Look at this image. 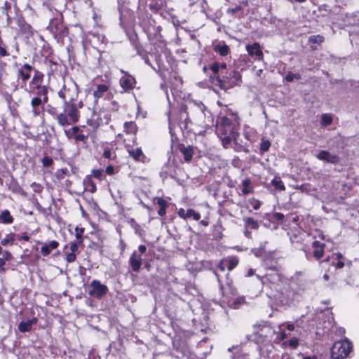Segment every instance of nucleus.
<instances>
[{
  "mask_svg": "<svg viewBox=\"0 0 359 359\" xmlns=\"http://www.w3.org/2000/svg\"><path fill=\"white\" fill-rule=\"evenodd\" d=\"M210 69L215 75L217 85L221 88H231L241 80L240 73L233 69L228 71L226 63L215 62Z\"/></svg>",
  "mask_w": 359,
  "mask_h": 359,
  "instance_id": "obj_1",
  "label": "nucleus"
},
{
  "mask_svg": "<svg viewBox=\"0 0 359 359\" xmlns=\"http://www.w3.org/2000/svg\"><path fill=\"white\" fill-rule=\"evenodd\" d=\"M189 122H194L202 128H208L213 124V118L210 111L201 102L191 101L186 107Z\"/></svg>",
  "mask_w": 359,
  "mask_h": 359,
  "instance_id": "obj_2",
  "label": "nucleus"
},
{
  "mask_svg": "<svg viewBox=\"0 0 359 359\" xmlns=\"http://www.w3.org/2000/svg\"><path fill=\"white\" fill-rule=\"evenodd\" d=\"M46 111L54 117L57 123L62 127L74 124L79 120V112L77 107L67 104L63 105V111L61 113H58L57 109L51 104L46 105Z\"/></svg>",
  "mask_w": 359,
  "mask_h": 359,
  "instance_id": "obj_3",
  "label": "nucleus"
},
{
  "mask_svg": "<svg viewBox=\"0 0 359 359\" xmlns=\"http://www.w3.org/2000/svg\"><path fill=\"white\" fill-rule=\"evenodd\" d=\"M29 88L28 92L35 95L30 102L31 113L34 117H37L41 114L43 110V104L48 101L49 87L46 85H36L29 86Z\"/></svg>",
  "mask_w": 359,
  "mask_h": 359,
  "instance_id": "obj_4",
  "label": "nucleus"
},
{
  "mask_svg": "<svg viewBox=\"0 0 359 359\" xmlns=\"http://www.w3.org/2000/svg\"><path fill=\"white\" fill-rule=\"evenodd\" d=\"M79 93L78 86L71 82L67 85H65L63 88L58 92V96L62 99L63 105L67 104L72 107H76L74 101L76 100Z\"/></svg>",
  "mask_w": 359,
  "mask_h": 359,
  "instance_id": "obj_5",
  "label": "nucleus"
},
{
  "mask_svg": "<svg viewBox=\"0 0 359 359\" xmlns=\"http://www.w3.org/2000/svg\"><path fill=\"white\" fill-rule=\"evenodd\" d=\"M352 350V344L347 339L336 341L331 348V357L332 359H345Z\"/></svg>",
  "mask_w": 359,
  "mask_h": 359,
  "instance_id": "obj_6",
  "label": "nucleus"
},
{
  "mask_svg": "<svg viewBox=\"0 0 359 359\" xmlns=\"http://www.w3.org/2000/svg\"><path fill=\"white\" fill-rule=\"evenodd\" d=\"M216 133L219 135H238L233 130V127L229 118L226 116L221 117L217 123Z\"/></svg>",
  "mask_w": 359,
  "mask_h": 359,
  "instance_id": "obj_7",
  "label": "nucleus"
},
{
  "mask_svg": "<svg viewBox=\"0 0 359 359\" xmlns=\"http://www.w3.org/2000/svg\"><path fill=\"white\" fill-rule=\"evenodd\" d=\"M107 285L102 284L98 280H93L89 285L88 294L96 299H102L108 292Z\"/></svg>",
  "mask_w": 359,
  "mask_h": 359,
  "instance_id": "obj_8",
  "label": "nucleus"
},
{
  "mask_svg": "<svg viewBox=\"0 0 359 359\" xmlns=\"http://www.w3.org/2000/svg\"><path fill=\"white\" fill-rule=\"evenodd\" d=\"M124 75L120 79L119 83L124 92H129L135 88L136 80L127 72L121 70Z\"/></svg>",
  "mask_w": 359,
  "mask_h": 359,
  "instance_id": "obj_9",
  "label": "nucleus"
},
{
  "mask_svg": "<svg viewBox=\"0 0 359 359\" xmlns=\"http://www.w3.org/2000/svg\"><path fill=\"white\" fill-rule=\"evenodd\" d=\"M246 50L249 55L255 60H260L263 57V53L258 43H254L252 45H247Z\"/></svg>",
  "mask_w": 359,
  "mask_h": 359,
  "instance_id": "obj_10",
  "label": "nucleus"
},
{
  "mask_svg": "<svg viewBox=\"0 0 359 359\" xmlns=\"http://www.w3.org/2000/svg\"><path fill=\"white\" fill-rule=\"evenodd\" d=\"M316 157L320 161H324L330 163H337L339 161V158L338 156L335 154H332L330 152L322 150L317 155Z\"/></svg>",
  "mask_w": 359,
  "mask_h": 359,
  "instance_id": "obj_11",
  "label": "nucleus"
},
{
  "mask_svg": "<svg viewBox=\"0 0 359 359\" xmlns=\"http://www.w3.org/2000/svg\"><path fill=\"white\" fill-rule=\"evenodd\" d=\"M142 262V255L137 251H134L129 259V263L135 272H138L141 268Z\"/></svg>",
  "mask_w": 359,
  "mask_h": 359,
  "instance_id": "obj_12",
  "label": "nucleus"
},
{
  "mask_svg": "<svg viewBox=\"0 0 359 359\" xmlns=\"http://www.w3.org/2000/svg\"><path fill=\"white\" fill-rule=\"evenodd\" d=\"M253 332L262 337H266L271 334L272 331L269 325L266 323L256 324L253 326Z\"/></svg>",
  "mask_w": 359,
  "mask_h": 359,
  "instance_id": "obj_13",
  "label": "nucleus"
},
{
  "mask_svg": "<svg viewBox=\"0 0 359 359\" xmlns=\"http://www.w3.org/2000/svg\"><path fill=\"white\" fill-rule=\"evenodd\" d=\"M128 152L135 161L144 162L146 157L143 154L141 148L136 147H130L128 149Z\"/></svg>",
  "mask_w": 359,
  "mask_h": 359,
  "instance_id": "obj_14",
  "label": "nucleus"
},
{
  "mask_svg": "<svg viewBox=\"0 0 359 359\" xmlns=\"http://www.w3.org/2000/svg\"><path fill=\"white\" fill-rule=\"evenodd\" d=\"M178 215L183 219H187L192 217L194 220L198 221L201 218V215L195 212L193 209H189L187 211L183 208H180L177 211Z\"/></svg>",
  "mask_w": 359,
  "mask_h": 359,
  "instance_id": "obj_15",
  "label": "nucleus"
},
{
  "mask_svg": "<svg viewBox=\"0 0 359 359\" xmlns=\"http://www.w3.org/2000/svg\"><path fill=\"white\" fill-rule=\"evenodd\" d=\"M37 322V319L36 318H33L32 319L27 320L26 322L22 321L18 325V330L21 332H29L32 330V327L34 324Z\"/></svg>",
  "mask_w": 359,
  "mask_h": 359,
  "instance_id": "obj_16",
  "label": "nucleus"
},
{
  "mask_svg": "<svg viewBox=\"0 0 359 359\" xmlns=\"http://www.w3.org/2000/svg\"><path fill=\"white\" fill-rule=\"evenodd\" d=\"M59 246V243L56 241H52L48 244H45L41 248V253L43 256L50 255L52 250L56 249Z\"/></svg>",
  "mask_w": 359,
  "mask_h": 359,
  "instance_id": "obj_17",
  "label": "nucleus"
},
{
  "mask_svg": "<svg viewBox=\"0 0 359 359\" xmlns=\"http://www.w3.org/2000/svg\"><path fill=\"white\" fill-rule=\"evenodd\" d=\"M44 79V74L37 69H34V74L29 82V86L42 85Z\"/></svg>",
  "mask_w": 359,
  "mask_h": 359,
  "instance_id": "obj_18",
  "label": "nucleus"
},
{
  "mask_svg": "<svg viewBox=\"0 0 359 359\" xmlns=\"http://www.w3.org/2000/svg\"><path fill=\"white\" fill-rule=\"evenodd\" d=\"M86 123L88 126L95 130L100 126L102 120L97 114L93 111L91 118H88Z\"/></svg>",
  "mask_w": 359,
  "mask_h": 359,
  "instance_id": "obj_19",
  "label": "nucleus"
},
{
  "mask_svg": "<svg viewBox=\"0 0 359 359\" xmlns=\"http://www.w3.org/2000/svg\"><path fill=\"white\" fill-rule=\"evenodd\" d=\"M147 32L148 38L150 41L159 40L161 37L159 27H157L156 28L152 27V29L149 27Z\"/></svg>",
  "mask_w": 359,
  "mask_h": 359,
  "instance_id": "obj_20",
  "label": "nucleus"
},
{
  "mask_svg": "<svg viewBox=\"0 0 359 359\" xmlns=\"http://www.w3.org/2000/svg\"><path fill=\"white\" fill-rule=\"evenodd\" d=\"M180 151L183 154L184 159L186 162H190L194 154V148L191 146L182 147Z\"/></svg>",
  "mask_w": 359,
  "mask_h": 359,
  "instance_id": "obj_21",
  "label": "nucleus"
},
{
  "mask_svg": "<svg viewBox=\"0 0 359 359\" xmlns=\"http://www.w3.org/2000/svg\"><path fill=\"white\" fill-rule=\"evenodd\" d=\"M108 86L105 84L98 85L96 90L93 92V95L96 100L102 97L107 91Z\"/></svg>",
  "mask_w": 359,
  "mask_h": 359,
  "instance_id": "obj_22",
  "label": "nucleus"
},
{
  "mask_svg": "<svg viewBox=\"0 0 359 359\" xmlns=\"http://www.w3.org/2000/svg\"><path fill=\"white\" fill-rule=\"evenodd\" d=\"M13 222V217L11 215L8 210H4L0 214V223L2 224H12Z\"/></svg>",
  "mask_w": 359,
  "mask_h": 359,
  "instance_id": "obj_23",
  "label": "nucleus"
},
{
  "mask_svg": "<svg viewBox=\"0 0 359 359\" xmlns=\"http://www.w3.org/2000/svg\"><path fill=\"white\" fill-rule=\"evenodd\" d=\"M137 130V128L135 122L133 121H128L126 122L124 124V131L127 134H132L135 135L136 132Z\"/></svg>",
  "mask_w": 359,
  "mask_h": 359,
  "instance_id": "obj_24",
  "label": "nucleus"
},
{
  "mask_svg": "<svg viewBox=\"0 0 359 359\" xmlns=\"http://www.w3.org/2000/svg\"><path fill=\"white\" fill-rule=\"evenodd\" d=\"M238 135H219L218 136L222 142L224 148H228L232 140H236Z\"/></svg>",
  "mask_w": 359,
  "mask_h": 359,
  "instance_id": "obj_25",
  "label": "nucleus"
},
{
  "mask_svg": "<svg viewBox=\"0 0 359 359\" xmlns=\"http://www.w3.org/2000/svg\"><path fill=\"white\" fill-rule=\"evenodd\" d=\"M251 180L249 178H246L242 182V193L243 195H248L252 191V187L251 186Z\"/></svg>",
  "mask_w": 359,
  "mask_h": 359,
  "instance_id": "obj_26",
  "label": "nucleus"
},
{
  "mask_svg": "<svg viewBox=\"0 0 359 359\" xmlns=\"http://www.w3.org/2000/svg\"><path fill=\"white\" fill-rule=\"evenodd\" d=\"M216 53H218L222 56H226L229 53V48L226 44H218L214 48Z\"/></svg>",
  "mask_w": 359,
  "mask_h": 359,
  "instance_id": "obj_27",
  "label": "nucleus"
},
{
  "mask_svg": "<svg viewBox=\"0 0 359 359\" xmlns=\"http://www.w3.org/2000/svg\"><path fill=\"white\" fill-rule=\"evenodd\" d=\"M332 116L330 114H323L321 116L320 125L322 127L330 126L332 123Z\"/></svg>",
  "mask_w": 359,
  "mask_h": 359,
  "instance_id": "obj_28",
  "label": "nucleus"
},
{
  "mask_svg": "<svg viewBox=\"0 0 359 359\" xmlns=\"http://www.w3.org/2000/svg\"><path fill=\"white\" fill-rule=\"evenodd\" d=\"M18 78L21 79L23 83L27 82L30 78V73L25 71L23 68L18 69Z\"/></svg>",
  "mask_w": 359,
  "mask_h": 359,
  "instance_id": "obj_29",
  "label": "nucleus"
},
{
  "mask_svg": "<svg viewBox=\"0 0 359 359\" xmlns=\"http://www.w3.org/2000/svg\"><path fill=\"white\" fill-rule=\"evenodd\" d=\"M84 184L86 186V189H88L90 192L94 193L96 191V185L90 178L84 180Z\"/></svg>",
  "mask_w": 359,
  "mask_h": 359,
  "instance_id": "obj_30",
  "label": "nucleus"
},
{
  "mask_svg": "<svg viewBox=\"0 0 359 359\" xmlns=\"http://www.w3.org/2000/svg\"><path fill=\"white\" fill-rule=\"evenodd\" d=\"M271 184L276 188L277 190L283 191L285 190V186L283 184L282 181L280 178H274L271 180Z\"/></svg>",
  "mask_w": 359,
  "mask_h": 359,
  "instance_id": "obj_31",
  "label": "nucleus"
},
{
  "mask_svg": "<svg viewBox=\"0 0 359 359\" xmlns=\"http://www.w3.org/2000/svg\"><path fill=\"white\" fill-rule=\"evenodd\" d=\"M245 225L250 226L253 229H257L259 227L258 222L252 217L245 219Z\"/></svg>",
  "mask_w": 359,
  "mask_h": 359,
  "instance_id": "obj_32",
  "label": "nucleus"
},
{
  "mask_svg": "<svg viewBox=\"0 0 359 359\" xmlns=\"http://www.w3.org/2000/svg\"><path fill=\"white\" fill-rule=\"evenodd\" d=\"M324 41V37L320 35L311 36L309 39V41L312 43L320 44Z\"/></svg>",
  "mask_w": 359,
  "mask_h": 359,
  "instance_id": "obj_33",
  "label": "nucleus"
},
{
  "mask_svg": "<svg viewBox=\"0 0 359 359\" xmlns=\"http://www.w3.org/2000/svg\"><path fill=\"white\" fill-rule=\"evenodd\" d=\"M270 146H271V142L269 140H263L260 144V151L262 153L266 152L269 149Z\"/></svg>",
  "mask_w": 359,
  "mask_h": 359,
  "instance_id": "obj_34",
  "label": "nucleus"
},
{
  "mask_svg": "<svg viewBox=\"0 0 359 359\" xmlns=\"http://www.w3.org/2000/svg\"><path fill=\"white\" fill-rule=\"evenodd\" d=\"M103 156L107 159L114 158L115 155L114 152L113 151V149L108 147L105 148L104 150Z\"/></svg>",
  "mask_w": 359,
  "mask_h": 359,
  "instance_id": "obj_35",
  "label": "nucleus"
},
{
  "mask_svg": "<svg viewBox=\"0 0 359 359\" xmlns=\"http://www.w3.org/2000/svg\"><path fill=\"white\" fill-rule=\"evenodd\" d=\"M301 78L302 76L299 74H293L292 72H289L285 76V79L288 82H291L294 79L299 80Z\"/></svg>",
  "mask_w": 359,
  "mask_h": 359,
  "instance_id": "obj_36",
  "label": "nucleus"
},
{
  "mask_svg": "<svg viewBox=\"0 0 359 359\" xmlns=\"http://www.w3.org/2000/svg\"><path fill=\"white\" fill-rule=\"evenodd\" d=\"M75 231H76V238L78 239V241L79 243H82L83 241L81 239V237H82V234L84 231V229H82V228H79V227H76L75 229Z\"/></svg>",
  "mask_w": 359,
  "mask_h": 359,
  "instance_id": "obj_37",
  "label": "nucleus"
},
{
  "mask_svg": "<svg viewBox=\"0 0 359 359\" xmlns=\"http://www.w3.org/2000/svg\"><path fill=\"white\" fill-rule=\"evenodd\" d=\"M8 55V53L6 49L5 46L4 45L3 41L0 37V57H5Z\"/></svg>",
  "mask_w": 359,
  "mask_h": 359,
  "instance_id": "obj_38",
  "label": "nucleus"
},
{
  "mask_svg": "<svg viewBox=\"0 0 359 359\" xmlns=\"http://www.w3.org/2000/svg\"><path fill=\"white\" fill-rule=\"evenodd\" d=\"M73 138L76 142H84L87 140V136L83 134V133H79L78 134H76L75 136L73 137Z\"/></svg>",
  "mask_w": 359,
  "mask_h": 359,
  "instance_id": "obj_39",
  "label": "nucleus"
},
{
  "mask_svg": "<svg viewBox=\"0 0 359 359\" xmlns=\"http://www.w3.org/2000/svg\"><path fill=\"white\" fill-rule=\"evenodd\" d=\"M92 174L94 177L101 180L103 177V170H93Z\"/></svg>",
  "mask_w": 359,
  "mask_h": 359,
  "instance_id": "obj_40",
  "label": "nucleus"
},
{
  "mask_svg": "<svg viewBox=\"0 0 359 359\" xmlns=\"http://www.w3.org/2000/svg\"><path fill=\"white\" fill-rule=\"evenodd\" d=\"M238 260L236 259H231L229 262V265L227 266V269L229 271L233 270L238 264Z\"/></svg>",
  "mask_w": 359,
  "mask_h": 359,
  "instance_id": "obj_41",
  "label": "nucleus"
},
{
  "mask_svg": "<svg viewBox=\"0 0 359 359\" xmlns=\"http://www.w3.org/2000/svg\"><path fill=\"white\" fill-rule=\"evenodd\" d=\"M80 243L78 242H72L69 243V248L71 250V252H74L76 254L78 252L79 245Z\"/></svg>",
  "mask_w": 359,
  "mask_h": 359,
  "instance_id": "obj_42",
  "label": "nucleus"
},
{
  "mask_svg": "<svg viewBox=\"0 0 359 359\" xmlns=\"http://www.w3.org/2000/svg\"><path fill=\"white\" fill-rule=\"evenodd\" d=\"M76 254L74 252H69L66 255V260L68 263L74 262L76 259Z\"/></svg>",
  "mask_w": 359,
  "mask_h": 359,
  "instance_id": "obj_43",
  "label": "nucleus"
},
{
  "mask_svg": "<svg viewBox=\"0 0 359 359\" xmlns=\"http://www.w3.org/2000/svg\"><path fill=\"white\" fill-rule=\"evenodd\" d=\"M42 163L44 166L48 167L53 164V161L51 158H50L48 156H45V157H43V158L42 160Z\"/></svg>",
  "mask_w": 359,
  "mask_h": 359,
  "instance_id": "obj_44",
  "label": "nucleus"
},
{
  "mask_svg": "<svg viewBox=\"0 0 359 359\" xmlns=\"http://www.w3.org/2000/svg\"><path fill=\"white\" fill-rule=\"evenodd\" d=\"M85 126H83L82 128L78 127V126H74L72 128V137L75 136L76 134H78L79 133H83V128H84Z\"/></svg>",
  "mask_w": 359,
  "mask_h": 359,
  "instance_id": "obj_45",
  "label": "nucleus"
},
{
  "mask_svg": "<svg viewBox=\"0 0 359 359\" xmlns=\"http://www.w3.org/2000/svg\"><path fill=\"white\" fill-rule=\"evenodd\" d=\"M288 344L291 348H296L299 345V340L297 338H292L289 341Z\"/></svg>",
  "mask_w": 359,
  "mask_h": 359,
  "instance_id": "obj_46",
  "label": "nucleus"
},
{
  "mask_svg": "<svg viewBox=\"0 0 359 359\" xmlns=\"http://www.w3.org/2000/svg\"><path fill=\"white\" fill-rule=\"evenodd\" d=\"M323 255L324 249H317L313 252V256L318 259L323 257Z\"/></svg>",
  "mask_w": 359,
  "mask_h": 359,
  "instance_id": "obj_47",
  "label": "nucleus"
},
{
  "mask_svg": "<svg viewBox=\"0 0 359 359\" xmlns=\"http://www.w3.org/2000/svg\"><path fill=\"white\" fill-rule=\"evenodd\" d=\"M1 258L6 261H11L13 259V255L10 252L5 251L3 253V257H1Z\"/></svg>",
  "mask_w": 359,
  "mask_h": 359,
  "instance_id": "obj_48",
  "label": "nucleus"
},
{
  "mask_svg": "<svg viewBox=\"0 0 359 359\" xmlns=\"http://www.w3.org/2000/svg\"><path fill=\"white\" fill-rule=\"evenodd\" d=\"M325 245V244L321 243L318 241H315L312 243V247L316 248V250L317 249H324Z\"/></svg>",
  "mask_w": 359,
  "mask_h": 359,
  "instance_id": "obj_49",
  "label": "nucleus"
},
{
  "mask_svg": "<svg viewBox=\"0 0 359 359\" xmlns=\"http://www.w3.org/2000/svg\"><path fill=\"white\" fill-rule=\"evenodd\" d=\"M13 239L11 236H7L6 238L1 240V243L2 245H6L9 243H12Z\"/></svg>",
  "mask_w": 359,
  "mask_h": 359,
  "instance_id": "obj_50",
  "label": "nucleus"
},
{
  "mask_svg": "<svg viewBox=\"0 0 359 359\" xmlns=\"http://www.w3.org/2000/svg\"><path fill=\"white\" fill-rule=\"evenodd\" d=\"M157 204L160 206V208H167L168 206L167 202L161 198H158Z\"/></svg>",
  "mask_w": 359,
  "mask_h": 359,
  "instance_id": "obj_51",
  "label": "nucleus"
},
{
  "mask_svg": "<svg viewBox=\"0 0 359 359\" xmlns=\"http://www.w3.org/2000/svg\"><path fill=\"white\" fill-rule=\"evenodd\" d=\"M105 172L109 175H112L114 174V168L112 165H108L105 169Z\"/></svg>",
  "mask_w": 359,
  "mask_h": 359,
  "instance_id": "obj_52",
  "label": "nucleus"
},
{
  "mask_svg": "<svg viewBox=\"0 0 359 359\" xmlns=\"http://www.w3.org/2000/svg\"><path fill=\"white\" fill-rule=\"evenodd\" d=\"M21 68H23L25 71L29 73H30L34 69L33 67L28 63L24 64Z\"/></svg>",
  "mask_w": 359,
  "mask_h": 359,
  "instance_id": "obj_53",
  "label": "nucleus"
},
{
  "mask_svg": "<svg viewBox=\"0 0 359 359\" xmlns=\"http://www.w3.org/2000/svg\"><path fill=\"white\" fill-rule=\"evenodd\" d=\"M10 8V4L8 2H6L4 4V6L3 7V10H4L3 13L7 16L8 20L10 18L8 13V8Z\"/></svg>",
  "mask_w": 359,
  "mask_h": 359,
  "instance_id": "obj_54",
  "label": "nucleus"
},
{
  "mask_svg": "<svg viewBox=\"0 0 359 359\" xmlns=\"http://www.w3.org/2000/svg\"><path fill=\"white\" fill-rule=\"evenodd\" d=\"M146 250H147V248H146L145 245H140L138 247V252H137L142 255V254H143V253H144L146 252Z\"/></svg>",
  "mask_w": 359,
  "mask_h": 359,
  "instance_id": "obj_55",
  "label": "nucleus"
},
{
  "mask_svg": "<svg viewBox=\"0 0 359 359\" xmlns=\"http://www.w3.org/2000/svg\"><path fill=\"white\" fill-rule=\"evenodd\" d=\"M6 264V260L3 259L2 258H0V272L3 273L5 272V269L4 268V266Z\"/></svg>",
  "mask_w": 359,
  "mask_h": 359,
  "instance_id": "obj_56",
  "label": "nucleus"
},
{
  "mask_svg": "<svg viewBox=\"0 0 359 359\" xmlns=\"http://www.w3.org/2000/svg\"><path fill=\"white\" fill-rule=\"evenodd\" d=\"M274 218L278 220H282L284 218V215L280 212H276L274 214Z\"/></svg>",
  "mask_w": 359,
  "mask_h": 359,
  "instance_id": "obj_57",
  "label": "nucleus"
},
{
  "mask_svg": "<svg viewBox=\"0 0 359 359\" xmlns=\"http://www.w3.org/2000/svg\"><path fill=\"white\" fill-rule=\"evenodd\" d=\"M278 334H279L278 338L280 340H283L287 337V334L284 331H280Z\"/></svg>",
  "mask_w": 359,
  "mask_h": 359,
  "instance_id": "obj_58",
  "label": "nucleus"
},
{
  "mask_svg": "<svg viewBox=\"0 0 359 359\" xmlns=\"http://www.w3.org/2000/svg\"><path fill=\"white\" fill-rule=\"evenodd\" d=\"M166 213V208H160L159 210L158 211V214L160 216H164Z\"/></svg>",
  "mask_w": 359,
  "mask_h": 359,
  "instance_id": "obj_59",
  "label": "nucleus"
},
{
  "mask_svg": "<svg viewBox=\"0 0 359 359\" xmlns=\"http://www.w3.org/2000/svg\"><path fill=\"white\" fill-rule=\"evenodd\" d=\"M344 266V263L343 262H341V261L338 262L336 264V265H335V267H336L337 269H341V268H343Z\"/></svg>",
  "mask_w": 359,
  "mask_h": 359,
  "instance_id": "obj_60",
  "label": "nucleus"
},
{
  "mask_svg": "<svg viewBox=\"0 0 359 359\" xmlns=\"http://www.w3.org/2000/svg\"><path fill=\"white\" fill-rule=\"evenodd\" d=\"M218 268L220 271H224L225 270V265L224 264V263L222 262H221L219 264H218Z\"/></svg>",
  "mask_w": 359,
  "mask_h": 359,
  "instance_id": "obj_61",
  "label": "nucleus"
},
{
  "mask_svg": "<svg viewBox=\"0 0 359 359\" xmlns=\"http://www.w3.org/2000/svg\"><path fill=\"white\" fill-rule=\"evenodd\" d=\"M241 10V7L238 6L236 8L230 9L228 12L231 13H236L238 11Z\"/></svg>",
  "mask_w": 359,
  "mask_h": 359,
  "instance_id": "obj_62",
  "label": "nucleus"
},
{
  "mask_svg": "<svg viewBox=\"0 0 359 359\" xmlns=\"http://www.w3.org/2000/svg\"><path fill=\"white\" fill-rule=\"evenodd\" d=\"M287 330H289L290 331H292L294 330V325L293 324H291V323H288L287 325Z\"/></svg>",
  "mask_w": 359,
  "mask_h": 359,
  "instance_id": "obj_63",
  "label": "nucleus"
},
{
  "mask_svg": "<svg viewBox=\"0 0 359 359\" xmlns=\"http://www.w3.org/2000/svg\"><path fill=\"white\" fill-rule=\"evenodd\" d=\"M260 206H261L260 202L259 201H257L256 203L253 205V208L255 210H258V209H259Z\"/></svg>",
  "mask_w": 359,
  "mask_h": 359,
  "instance_id": "obj_64",
  "label": "nucleus"
}]
</instances>
